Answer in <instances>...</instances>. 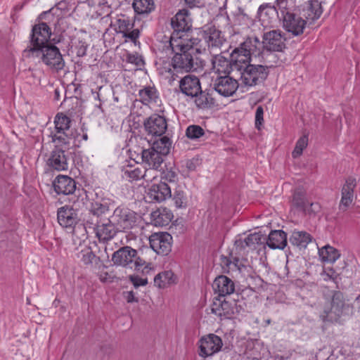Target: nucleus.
Returning a JSON list of instances; mask_svg holds the SVG:
<instances>
[{
	"instance_id": "obj_36",
	"label": "nucleus",
	"mask_w": 360,
	"mask_h": 360,
	"mask_svg": "<svg viewBox=\"0 0 360 360\" xmlns=\"http://www.w3.org/2000/svg\"><path fill=\"white\" fill-rule=\"evenodd\" d=\"M292 205L300 210L305 211L308 206L312 205V203L307 201L305 192L300 188H297L293 194Z\"/></svg>"
},
{
	"instance_id": "obj_1",
	"label": "nucleus",
	"mask_w": 360,
	"mask_h": 360,
	"mask_svg": "<svg viewBox=\"0 0 360 360\" xmlns=\"http://www.w3.org/2000/svg\"><path fill=\"white\" fill-rule=\"evenodd\" d=\"M271 54L261 51L257 37H249L232 51L235 68L240 75V84L253 86L262 83L268 77L269 68L267 58Z\"/></svg>"
},
{
	"instance_id": "obj_61",
	"label": "nucleus",
	"mask_w": 360,
	"mask_h": 360,
	"mask_svg": "<svg viewBox=\"0 0 360 360\" xmlns=\"http://www.w3.org/2000/svg\"><path fill=\"white\" fill-rule=\"evenodd\" d=\"M145 269L146 270V272H148V271H149V270H150V269H151V268H150V267H149V266H148V265H146V266H145Z\"/></svg>"
},
{
	"instance_id": "obj_30",
	"label": "nucleus",
	"mask_w": 360,
	"mask_h": 360,
	"mask_svg": "<svg viewBox=\"0 0 360 360\" xmlns=\"http://www.w3.org/2000/svg\"><path fill=\"white\" fill-rule=\"evenodd\" d=\"M303 12L307 20L314 21L322 14L321 4L318 0H311L309 1L307 8L304 9Z\"/></svg>"
},
{
	"instance_id": "obj_28",
	"label": "nucleus",
	"mask_w": 360,
	"mask_h": 360,
	"mask_svg": "<svg viewBox=\"0 0 360 360\" xmlns=\"http://www.w3.org/2000/svg\"><path fill=\"white\" fill-rule=\"evenodd\" d=\"M265 243L271 249H283L287 244V236L281 230L272 231Z\"/></svg>"
},
{
	"instance_id": "obj_32",
	"label": "nucleus",
	"mask_w": 360,
	"mask_h": 360,
	"mask_svg": "<svg viewBox=\"0 0 360 360\" xmlns=\"http://www.w3.org/2000/svg\"><path fill=\"white\" fill-rule=\"evenodd\" d=\"M319 255L322 262L328 263H334L340 257L339 251L329 245L319 249Z\"/></svg>"
},
{
	"instance_id": "obj_7",
	"label": "nucleus",
	"mask_w": 360,
	"mask_h": 360,
	"mask_svg": "<svg viewBox=\"0 0 360 360\" xmlns=\"http://www.w3.org/2000/svg\"><path fill=\"white\" fill-rule=\"evenodd\" d=\"M50 37V28L46 23L41 22L34 25L32 30L30 36V45L24 52L27 53L28 56H34L37 49H42V46H46L51 44L49 41Z\"/></svg>"
},
{
	"instance_id": "obj_57",
	"label": "nucleus",
	"mask_w": 360,
	"mask_h": 360,
	"mask_svg": "<svg viewBox=\"0 0 360 360\" xmlns=\"http://www.w3.org/2000/svg\"><path fill=\"white\" fill-rule=\"evenodd\" d=\"M185 4L191 8H194L200 4V0H184Z\"/></svg>"
},
{
	"instance_id": "obj_58",
	"label": "nucleus",
	"mask_w": 360,
	"mask_h": 360,
	"mask_svg": "<svg viewBox=\"0 0 360 360\" xmlns=\"http://www.w3.org/2000/svg\"><path fill=\"white\" fill-rule=\"evenodd\" d=\"M175 174L174 172H169L165 176L166 179H169V181H174Z\"/></svg>"
},
{
	"instance_id": "obj_22",
	"label": "nucleus",
	"mask_w": 360,
	"mask_h": 360,
	"mask_svg": "<svg viewBox=\"0 0 360 360\" xmlns=\"http://www.w3.org/2000/svg\"><path fill=\"white\" fill-rule=\"evenodd\" d=\"M109 210V206L107 202H94L91 203L89 209V213L84 220V224H90L95 226L99 221L103 220V214Z\"/></svg>"
},
{
	"instance_id": "obj_52",
	"label": "nucleus",
	"mask_w": 360,
	"mask_h": 360,
	"mask_svg": "<svg viewBox=\"0 0 360 360\" xmlns=\"http://www.w3.org/2000/svg\"><path fill=\"white\" fill-rule=\"evenodd\" d=\"M263 115H264V110L262 106H258L256 109L255 112V127L258 129H260V126L262 124L263 122Z\"/></svg>"
},
{
	"instance_id": "obj_50",
	"label": "nucleus",
	"mask_w": 360,
	"mask_h": 360,
	"mask_svg": "<svg viewBox=\"0 0 360 360\" xmlns=\"http://www.w3.org/2000/svg\"><path fill=\"white\" fill-rule=\"evenodd\" d=\"M127 61L139 67L144 64L141 56L138 53H129L127 56Z\"/></svg>"
},
{
	"instance_id": "obj_60",
	"label": "nucleus",
	"mask_w": 360,
	"mask_h": 360,
	"mask_svg": "<svg viewBox=\"0 0 360 360\" xmlns=\"http://www.w3.org/2000/svg\"><path fill=\"white\" fill-rule=\"evenodd\" d=\"M165 69V72H168V73H171L172 72V70L170 68H168L167 70L166 69V68H164ZM161 73L163 74L164 73V70H162L161 71Z\"/></svg>"
},
{
	"instance_id": "obj_35",
	"label": "nucleus",
	"mask_w": 360,
	"mask_h": 360,
	"mask_svg": "<svg viewBox=\"0 0 360 360\" xmlns=\"http://www.w3.org/2000/svg\"><path fill=\"white\" fill-rule=\"evenodd\" d=\"M151 169H146L143 172V171L139 168H133L132 167H129L125 169L124 171V176L128 178L130 181H136L140 179L141 178L144 179L146 181H149L150 180L148 178V174L152 172Z\"/></svg>"
},
{
	"instance_id": "obj_5",
	"label": "nucleus",
	"mask_w": 360,
	"mask_h": 360,
	"mask_svg": "<svg viewBox=\"0 0 360 360\" xmlns=\"http://www.w3.org/2000/svg\"><path fill=\"white\" fill-rule=\"evenodd\" d=\"M112 261L115 265L136 271L146 264L145 260L138 256L137 251L129 246L120 248L114 252Z\"/></svg>"
},
{
	"instance_id": "obj_29",
	"label": "nucleus",
	"mask_w": 360,
	"mask_h": 360,
	"mask_svg": "<svg viewBox=\"0 0 360 360\" xmlns=\"http://www.w3.org/2000/svg\"><path fill=\"white\" fill-rule=\"evenodd\" d=\"M266 241L265 236L260 233H254L248 235L244 240H237L235 243L237 247L244 248L248 247L250 249H255L257 245L264 244Z\"/></svg>"
},
{
	"instance_id": "obj_17",
	"label": "nucleus",
	"mask_w": 360,
	"mask_h": 360,
	"mask_svg": "<svg viewBox=\"0 0 360 360\" xmlns=\"http://www.w3.org/2000/svg\"><path fill=\"white\" fill-rule=\"evenodd\" d=\"M171 195V188L164 181L153 184L147 192V198L150 202H160Z\"/></svg>"
},
{
	"instance_id": "obj_39",
	"label": "nucleus",
	"mask_w": 360,
	"mask_h": 360,
	"mask_svg": "<svg viewBox=\"0 0 360 360\" xmlns=\"http://www.w3.org/2000/svg\"><path fill=\"white\" fill-rule=\"evenodd\" d=\"M195 103L198 108L205 109L212 107L214 104V100L212 96L200 89V92L195 96Z\"/></svg>"
},
{
	"instance_id": "obj_51",
	"label": "nucleus",
	"mask_w": 360,
	"mask_h": 360,
	"mask_svg": "<svg viewBox=\"0 0 360 360\" xmlns=\"http://www.w3.org/2000/svg\"><path fill=\"white\" fill-rule=\"evenodd\" d=\"M129 281L132 283L133 285L136 288L139 286H144L147 285V278H142L138 276L131 275L129 276Z\"/></svg>"
},
{
	"instance_id": "obj_42",
	"label": "nucleus",
	"mask_w": 360,
	"mask_h": 360,
	"mask_svg": "<svg viewBox=\"0 0 360 360\" xmlns=\"http://www.w3.org/2000/svg\"><path fill=\"white\" fill-rule=\"evenodd\" d=\"M52 141L56 143V147L69 144L71 139L68 131H57L51 134Z\"/></svg>"
},
{
	"instance_id": "obj_62",
	"label": "nucleus",
	"mask_w": 360,
	"mask_h": 360,
	"mask_svg": "<svg viewBox=\"0 0 360 360\" xmlns=\"http://www.w3.org/2000/svg\"><path fill=\"white\" fill-rule=\"evenodd\" d=\"M84 139H87V136L86 135L84 136Z\"/></svg>"
},
{
	"instance_id": "obj_43",
	"label": "nucleus",
	"mask_w": 360,
	"mask_h": 360,
	"mask_svg": "<svg viewBox=\"0 0 360 360\" xmlns=\"http://www.w3.org/2000/svg\"><path fill=\"white\" fill-rule=\"evenodd\" d=\"M54 123H55V131H69L70 120L66 115H57L55 118Z\"/></svg>"
},
{
	"instance_id": "obj_37",
	"label": "nucleus",
	"mask_w": 360,
	"mask_h": 360,
	"mask_svg": "<svg viewBox=\"0 0 360 360\" xmlns=\"http://www.w3.org/2000/svg\"><path fill=\"white\" fill-rule=\"evenodd\" d=\"M132 6L134 11L140 15L148 14L155 8L153 0H134Z\"/></svg>"
},
{
	"instance_id": "obj_10",
	"label": "nucleus",
	"mask_w": 360,
	"mask_h": 360,
	"mask_svg": "<svg viewBox=\"0 0 360 360\" xmlns=\"http://www.w3.org/2000/svg\"><path fill=\"white\" fill-rule=\"evenodd\" d=\"M139 217L136 213L126 207H117L112 216V221L117 229L123 231L132 229L136 224Z\"/></svg>"
},
{
	"instance_id": "obj_48",
	"label": "nucleus",
	"mask_w": 360,
	"mask_h": 360,
	"mask_svg": "<svg viewBox=\"0 0 360 360\" xmlns=\"http://www.w3.org/2000/svg\"><path fill=\"white\" fill-rule=\"evenodd\" d=\"M111 12V7L107 1L105 0H98V8L96 10L98 15H103V18H107L110 15Z\"/></svg>"
},
{
	"instance_id": "obj_45",
	"label": "nucleus",
	"mask_w": 360,
	"mask_h": 360,
	"mask_svg": "<svg viewBox=\"0 0 360 360\" xmlns=\"http://www.w3.org/2000/svg\"><path fill=\"white\" fill-rule=\"evenodd\" d=\"M78 257L86 265L92 264L97 257L90 248L86 247L78 254Z\"/></svg>"
},
{
	"instance_id": "obj_47",
	"label": "nucleus",
	"mask_w": 360,
	"mask_h": 360,
	"mask_svg": "<svg viewBox=\"0 0 360 360\" xmlns=\"http://www.w3.org/2000/svg\"><path fill=\"white\" fill-rule=\"evenodd\" d=\"M186 134L191 139H197L205 134V131L200 126L193 124L188 127Z\"/></svg>"
},
{
	"instance_id": "obj_6",
	"label": "nucleus",
	"mask_w": 360,
	"mask_h": 360,
	"mask_svg": "<svg viewBox=\"0 0 360 360\" xmlns=\"http://www.w3.org/2000/svg\"><path fill=\"white\" fill-rule=\"evenodd\" d=\"M32 56L39 58L44 64L56 72L65 67V61L59 49L51 44L37 49L34 55Z\"/></svg>"
},
{
	"instance_id": "obj_31",
	"label": "nucleus",
	"mask_w": 360,
	"mask_h": 360,
	"mask_svg": "<svg viewBox=\"0 0 360 360\" xmlns=\"http://www.w3.org/2000/svg\"><path fill=\"white\" fill-rule=\"evenodd\" d=\"M151 217L156 226H165L172 221L173 214L167 208L158 209L151 213Z\"/></svg>"
},
{
	"instance_id": "obj_18",
	"label": "nucleus",
	"mask_w": 360,
	"mask_h": 360,
	"mask_svg": "<svg viewBox=\"0 0 360 360\" xmlns=\"http://www.w3.org/2000/svg\"><path fill=\"white\" fill-rule=\"evenodd\" d=\"M356 186L354 178L349 177L342 188V198L339 205L340 210L345 212L352 205L354 200V189Z\"/></svg>"
},
{
	"instance_id": "obj_11",
	"label": "nucleus",
	"mask_w": 360,
	"mask_h": 360,
	"mask_svg": "<svg viewBox=\"0 0 360 360\" xmlns=\"http://www.w3.org/2000/svg\"><path fill=\"white\" fill-rule=\"evenodd\" d=\"M285 39L280 30H271L265 32L263 35V41L261 43V51L266 52L273 56L269 51H282L285 47Z\"/></svg>"
},
{
	"instance_id": "obj_34",
	"label": "nucleus",
	"mask_w": 360,
	"mask_h": 360,
	"mask_svg": "<svg viewBox=\"0 0 360 360\" xmlns=\"http://www.w3.org/2000/svg\"><path fill=\"white\" fill-rule=\"evenodd\" d=\"M176 278L171 271H165L158 274L154 278V283L160 288H166L176 283Z\"/></svg>"
},
{
	"instance_id": "obj_14",
	"label": "nucleus",
	"mask_w": 360,
	"mask_h": 360,
	"mask_svg": "<svg viewBox=\"0 0 360 360\" xmlns=\"http://www.w3.org/2000/svg\"><path fill=\"white\" fill-rule=\"evenodd\" d=\"M143 125L148 134L156 136L164 134L167 128L165 117L158 114L150 115L144 121Z\"/></svg>"
},
{
	"instance_id": "obj_53",
	"label": "nucleus",
	"mask_w": 360,
	"mask_h": 360,
	"mask_svg": "<svg viewBox=\"0 0 360 360\" xmlns=\"http://www.w3.org/2000/svg\"><path fill=\"white\" fill-rule=\"evenodd\" d=\"M123 37L129 39L131 41L135 43L139 37V30L138 29H134L131 31L129 30L127 32V33H124Z\"/></svg>"
},
{
	"instance_id": "obj_20",
	"label": "nucleus",
	"mask_w": 360,
	"mask_h": 360,
	"mask_svg": "<svg viewBox=\"0 0 360 360\" xmlns=\"http://www.w3.org/2000/svg\"><path fill=\"white\" fill-rule=\"evenodd\" d=\"M212 288L216 294L220 297L231 295L235 291L233 281L226 276L221 275L217 276L212 284Z\"/></svg>"
},
{
	"instance_id": "obj_24",
	"label": "nucleus",
	"mask_w": 360,
	"mask_h": 360,
	"mask_svg": "<svg viewBox=\"0 0 360 360\" xmlns=\"http://www.w3.org/2000/svg\"><path fill=\"white\" fill-rule=\"evenodd\" d=\"M68 158L64 150L56 148L47 160V165L57 171H64L68 168Z\"/></svg>"
},
{
	"instance_id": "obj_56",
	"label": "nucleus",
	"mask_w": 360,
	"mask_h": 360,
	"mask_svg": "<svg viewBox=\"0 0 360 360\" xmlns=\"http://www.w3.org/2000/svg\"><path fill=\"white\" fill-rule=\"evenodd\" d=\"M64 92V89L63 87L60 88H56L54 90V94H53V100L56 101H58L60 100L61 94Z\"/></svg>"
},
{
	"instance_id": "obj_41",
	"label": "nucleus",
	"mask_w": 360,
	"mask_h": 360,
	"mask_svg": "<svg viewBox=\"0 0 360 360\" xmlns=\"http://www.w3.org/2000/svg\"><path fill=\"white\" fill-rule=\"evenodd\" d=\"M115 26H117L115 31L124 34L133 28L134 23L129 18L125 15H120L116 20Z\"/></svg>"
},
{
	"instance_id": "obj_15",
	"label": "nucleus",
	"mask_w": 360,
	"mask_h": 360,
	"mask_svg": "<svg viewBox=\"0 0 360 360\" xmlns=\"http://www.w3.org/2000/svg\"><path fill=\"white\" fill-rule=\"evenodd\" d=\"M58 221L60 225L65 229H72L73 236L77 238L74 230L79 224L77 225L78 217L76 211L69 206H63L58 210Z\"/></svg>"
},
{
	"instance_id": "obj_8",
	"label": "nucleus",
	"mask_w": 360,
	"mask_h": 360,
	"mask_svg": "<svg viewBox=\"0 0 360 360\" xmlns=\"http://www.w3.org/2000/svg\"><path fill=\"white\" fill-rule=\"evenodd\" d=\"M172 26L174 32L170 37V40H172L175 37H179V39L186 38H194L191 32V19L189 17V12L186 9L179 10L171 20Z\"/></svg>"
},
{
	"instance_id": "obj_46",
	"label": "nucleus",
	"mask_w": 360,
	"mask_h": 360,
	"mask_svg": "<svg viewBox=\"0 0 360 360\" xmlns=\"http://www.w3.org/2000/svg\"><path fill=\"white\" fill-rule=\"evenodd\" d=\"M308 145V136L304 135L301 136L297 141L295 147L292 153V156L294 158H297L300 156L302 153L303 150Z\"/></svg>"
},
{
	"instance_id": "obj_2",
	"label": "nucleus",
	"mask_w": 360,
	"mask_h": 360,
	"mask_svg": "<svg viewBox=\"0 0 360 360\" xmlns=\"http://www.w3.org/2000/svg\"><path fill=\"white\" fill-rule=\"evenodd\" d=\"M187 37V36H186ZM175 37L169 40V47L174 53L172 65L174 70L181 72H192L197 70L202 65L198 63L197 56L198 49L195 48L199 43L198 38L178 39Z\"/></svg>"
},
{
	"instance_id": "obj_25",
	"label": "nucleus",
	"mask_w": 360,
	"mask_h": 360,
	"mask_svg": "<svg viewBox=\"0 0 360 360\" xmlns=\"http://www.w3.org/2000/svg\"><path fill=\"white\" fill-rule=\"evenodd\" d=\"M211 311L221 319H231L235 314V308L231 303L221 297L216 299L212 305Z\"/></svg>"
},
{
	"instance_id": "obj_40",
	"label": "nucleus",
	"mask_w": 360,
	"mask_h": 360,
	"mask_svg": "<svg viewBox=\"0 0 360 360\" xmlns=\"http://www.w3.org/2000/svg\"><path fill=\"white\" fill-rule=\"evenodd\" d=\"M139 94L141 101L144 104L156 102V99L158 98L156 89L151 86H147L141 89Z\"/></svg>"
},
{
	"instance_id": "obj_21",
	"label": "nucleus",
	"mask_w": 360,
	"mask_h": 360,
	"mask_svg": "<svg viewBox=\"0 0 360 360\" xmlns=\"http://www.w3.org/2000/svg\"><path fill=\"white\" fill-rule=\"evenodd\" d=\"M181 91L188 96L193 98L200 92L201 86L199 79L194 75H186L179 81Z\"/></svg>"
},
{
	"instance_id": "obj_49",
	"label": "nucleus",
	"mask_w": 360,
	"mask_h": 360,
	"mask_svg": "<svg viewBox=\"0 0 360 360\" xmlns=\"http://www.w3.org/2000/svg\"><path fill=\"white\" fill-rule=\"evenodd\" d=\"M173 200L177 208L185 207L186 205V198L182 191H176Z\"/></svg>"
},
{
	"instance_id": "obj_38",
	"label": "nucleus",
	"mask_w": 360,
	"mask_h": 360,
	"mask_svg": "<svg viewBox=\"0 0 360 360\" xmlns=\"http://www.w3.org/2000/svg\"><path fill=\"white\" fill-rule=\"evenodd\" d=\"M172 141L167 136H163L153 141L150 147L155 149L162 157L167 155L170 150Z\"/></svg>"
},
{
	"instance_id": "obj_26",
	"label": "nucleus",
	"mask_w": 360,
	"mask_h": 360,
	"mask_svg": "<svg viewBox=\"0 0 360 360\" xmlns=\"http://www.w3.org/2000/svg\"><path fill=\"white\" fill-rule=\"evenodd\" d=\"M53 188L58 194L70 195L75 192L76 182L70 176L59 175L53 181Z\"/></svg>"
},
{
	"instance_id": "obj_3",
	"label": "nucleus",
	"mask_w": 360,
	"mask_h": 360,
	"mask_svg": "<svg viewBox=\"0 0 360 360\" xmlns=\"http://www.w3.org/2000/svg\"><path fill=\"white\" fill-rule=\"evenodd\" d=\"M89 232L95 233L96 236L100 241H107L112 239L115 233V225L112 221L109 219L101 220L92 226L90 224H79L74 230L75 235L80 241H84L87 238L86 235Z\"/></svg>"
},
{
	"instance_id": "obj_4",
	"label": "nucleus",
	"mask_w": 360,
	"mask_h": 360,
	"mask_svg": "<svg viewBox=\"0 0 360 360\" xmlns=\"http://www.w3.org/2000/svg\"><path fill=\"white\" fill-rule=\"evenodd\" d=\"M348 307L343 293L340 291H333L324 304L321 316L324 321H336Z\"/></svg>"
},
{
	"instance_id": "obj_44",
	"label": "nucleus",
	"mask_w": 360,
	"mask_h": 360,
	"mask_svg": "<svg viewBox=\"0 0 360 360\" xmlns=\"http://www.w3.org/2000/svg\"><path fill=\"white\" fill-rule=\"evenodd\" d=\"M274 8L276 11L278 16L281 19H283V17H285L287 15H290L292 13L290 12V9L288 8V0H276Z\"/></svg>"
},
{
	"instance_id": "obj_33",
	"label": "nucleus",
	"mask_w": 360,
	"mask_h": 360,
	"mask_svg": "<svg viewBox=\"0 0 360 360\" xmlns=\"http://www.w3.org/2000/svg\"><path fill=\"white\" fill-rule=\"evenodd\" d=\"M312 236L306 231H293L290 242L300 248H304L311 241Z\"/></svg>"
},
{
	"instance_id": "obj_13",
	"label": "nucleus",
	"mask_w": 360,
	"mask_h": 360,
	"mask_svg": "<svg viewBox=\"0 0 360 360\" xmlns=\"http://www.w3.org/2000/svg\"><path fill=\"white\" fill-rule=\"evenodd\" d=\"M214 89L220 95L229 97L235 94L239 86L238 80L229 75L219 76L214 81Z\"/></svg>"
},
{
	"instance_id": "obj_54",
	"label": "nucleus",
	"mask_w": 360,
	"mask_h": 360,
	"mask_svg": "<svg viewBox=\"0 0 360 360\" xmlns=\"http://www.w3.org/2000/svg\"><path fill=\"white\" fill-rule=\"evenodd\" d=\"M124 298L128 303L138 302V298L135 297L133 291H127L123 292Z\"/></svg>"
},
{
	"instance_id": "obj_9",
	"label": "nucleus",
	"mask_w": 360,
	"mask_h": 360,
	"mask_svg": "<svg viewBox=\"0 0 360 360\" xmlns=\"http://www.w3.org/2000/svg\"><path fill=\"white\" fill-rule=\"evenodd\" d=\"M197 345L198 347V355L203 359H206L218 353L223 346V342L219 336L214 333H210L202 336L198 341Z\"/></svg>"
},
{
	"instance_id": "obj_27",
	"label": "nucleus",
	"mask_w": 360,
	"mask_h": 360,
	"mask_svg": "<svg viewBox=\"0 0 360 360\" xmlns=\"http://www.w3.org/2000/svg\"><path fill=\"white\" fill-rule=\"evenodd\" d=\"M205 41L208 45L209 49L214 50L219 49L225 41L224 36L221 31L216 29L210 28L204 33Z\"/></svg>"
},
{
	"instance_id": "obj_23",
	"label": "nucleus",
	"mask_w": 360,
	"mask_h": 360,
	"mask_svg": "<svg viewBox=\"0 0 360 360\" xmlns=\"http://www.w3.org/2000/svg\"><path fill=\"white\" fill-rule=\"evenodd\" d=\"M141 157L143 163L148 167L146 169H151L153 172L158 170L163 162V157L152 147L143 149Z\"/></svg>"
},
{
	"instance_id": "obj_59",
	"label": "nucleus",
	"mask_w": 360,
	"mask_h": 360,
	"mask_svg": "<svg viewBox=\"0 0 360 360\" xmlns=\"http://www.w3.org/2000/svg\"><path fill=\"white\" fill-rule=\"evenodd\" d=\"M157 172V170H154L153 172L148 174V178L150 179V181H152V179L155 178V176L153 175V172Z\"/></svg>"
},
{
	"instance_id": "obj_55",
	"label": "nucleus",
	"mask_w": 360,
	"mask_h": 360,
	"mask_svg": "<svg viewBox=\"0 0 360 360\" xmlns=\"http://www.w3.org/2000/svg\"><path fill=\"white\" fill-rule=\"evenodd\" d=\"M325 276H326V277L324 278V279L326 281H328V280L335 281V279L338 277V274L335 273V271L333 269H328L327 271H326Z\"/></svg>"
},
{
	"instance_id": "obj_12",
	"label": "nucleus",
	"mask_w": 360,
	"mask_h": 360,
	"mask_svg": "<svg viewBox=\"0 0 360 360\" xmlns=\"http://www.w3.org/2000/svg\"><path fill=\"white\" fill-rule=\"evenodd\" d=\"M172 236L167 232L155 233L149 238L151 248L158 254L167 255L172 249Z\"/></svg>"
},
{
	"instance_id": "obj_19",
	"label": "nucleus",
	"mask_w": 360,
	"mask_h": 360,
	"mask_svg": "<svg viewBox=\"0 0 360 360\" xmlns=\"http://www.w3.org/2000/svg\"><path fill=\"white\" fill-rule=\"evenodd\" d=\"M231 62L221 54H215L212 58V69L218 74H229L231 72L237 71L235 68V60L231 54Z\"/></svg>"
},
{
	"instance_id": "obj_16",
	"label": "nucleus",
	"mask_w": 360,
	"mask_h": 360,
	"mask_svg": "<svg viewBox=\"0 0 360 360\" xmlns=\"http://www.w3.org/2000/svg\"><path fill=\"white\" fill-rule=\"evenodd\" d=\"M282 20L285 30L292 36L296 37L303 34L307 22L300 16L291 13L283 17Z\"/></svg>"
}]
</instances>
